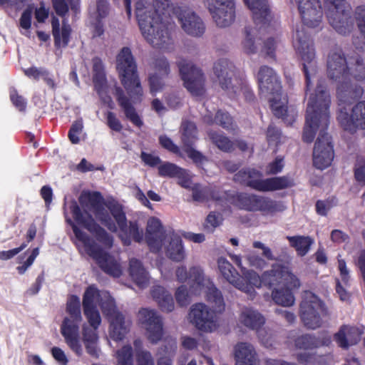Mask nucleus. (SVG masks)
I'll return each instance as SVG.
<instances>
[{"label":"nucleus","mask_w":365,"mask_h":365,"mask_svg":"<svg viewBox=\"0 0 365 365\" xmlns=\"http://www.w3.org/2000/svg\"><path fill=\"white\" fill-rule=\"evenodd\" d=\"M222 222V215L220 213L211 212L207 217L206 226L215 228L218 227Z\"/></svg>","instance_id":"nucleus-61"},{"label":"nucleus","mask_w":365,"mask_h":365,"mask_svg":"<svg viewBox=\"0 0 365 365\" xmlns=\"http://www.w3.org/2000/svg\"><path fill=\"white\" fill-rule=\"evenodd\" d=\"M109 321V336L115 341L122 340L129 331L130 322L119 312L116 307L111 310L110 314H105Z\"/></svg>","instance_id":"nucleus-30"},{"label":"nucleus","mask_w":365,"mask_h":365,"mask_svg":"<svg viewBox=\"0 0 365 365\" xmlns=\"http://www.w3.org/2000/svg\"><path fill=\"white\" fill-rule=\"evenodd\" d=\"M212 17L219 27L230 26L235 19L233 0H205Z\"/></svg>","instance_id":"nucleus-15"},{"label":"nucleus","mask_w":365,"mask_h":365,"mask_svg":"<svg viewBox=\"0 0 365 365\" xmlns=\"http://www.w3.org/2000/svg\"><path fill=\"white\" fill-rule=\"evenodd\" d=\"M337 119L345 130H352L354 128L365 129V101L356 103L350 115L345 108H341Z\"/></svg>","instance_id":"nucleus-22"},{"label":"nucleus","mask_w":365,"mask_h":365,"mask_svg":"<svg viewBox=\"0 0 365 365\" xmlns=\"http://www.w3.org/2000/svg\"><path fill=\"white\" fill-rule=\"evenodd\" d=\"M192 195L194 201L196 202H207L211 200H220L218 192L210 187H202L200 185L195 184L192 187Z\"/></svg>","instance_id":"nucleus-40"},{"label":"nucleus","mask_w":365,"mask_h":365,"mask_svg":"<svg viewBox=\"0 0 365 365\" xmlns=\"http://www.w3.org/2000/svg\"><path fill=\"white\" fill-rule=\"evenodd\" d=\"M325 12L330 25L339 34H346L353 28L351 8L345 0H324Z\"/></svg>","instance_id":"nucleus-12"},{"label":"nucleus","mask_w":365,"mask_h":365,"mask_svg":"<svg viewBox=\"0 0 365 365\" xmlns=\"http://www.w3.org/2000/svg\"><path fill=\"white\" fill-rule=\"evenodd\" d=\"M238 320L243 326L256 330L259 337L262 338L263 331L260 328L265 323V319L257 309L252 307H243L240 312Z\"/></svg>","instance_id":"nucleus-31"},{"label":"nucleus","mask_w":365,"mask_h":365,"mask_svg":"<svg viewBox=\"0 0 365 365\" xmlns=\"http://www.w3.org/2000/svg\"><path fill=\"white\" fill-rule=\"evenodd\" d=\"M214 74L217 81L224 91L230 97L240 94L242 87L238 86V81L234 77V66L227 59L222 58L215 63L213 68Z\"/></svg>","instance_id":"nucleus-14"},{"label":"nucleus","mask_w":365,"mask_h":365,"mask_svg":"<svg viewBox=\"0 0 365 365\" xmlns=\"http://www.w3.org/2000/svg\"><path fill=\"white\" fill-rule=\"evenodd\" d=\"M191 277H194L193 280L195 282L191 287V294H205L207 301L212 305V309L204 303H195L190 308L187 320L201 332H213L219 327L217 315L225 309L222 293L210 278L202 274L200 269H192Z\"/></svg>","instance_id":"nucleus-3"},{"label":"nucleus","mask_w":365,"mask_h":365,"mask_svg":"<svg viewBox=\"0 0 365 365\" xmlns=\"http://www.w3.org/2000/svg\"><path fill=\"white\" fill-rule=\"evenodd\" d=\"M10 98L15 107L19 110H24L26 108V101L24 98L19 96L16 91H11Z\"/></svg>","instance_id":"nucleus-63"},{"label":"nucleus","mask_w":365,"mask_h":365,"mask_svg":"<svg viewBox=\"0 0 365 365\" xmlns=\"http://www.w3.org/2000/svg\"><path fill=\"white\" fill-rule=\"evenodd\" d=\"M348 66V85L345 86L346 102L351 99L359 98L363 90L361 87H356L355 90L352 89L349 83V76L358 81L365 79V63L363 59L357 56L352 59Z\"/></svg>","instance_id":"nucleus-25"},{"label":"nucleus","mask_w":365,"mask_h":365,"mask_svg":"<svg viewBox=\"0 0 365 365\" xmlns=\"http://www.w3.org/2000/svg\"><path fill=\"white\" fill-rule=\"evenodd\" d=\"M33 8L29 6L23 11L19 19V29L22 35L31 36V27L32 22Z\"/></svg>","instance_id":"nucleus-44"},{"label":"nucleus","mask_w":365,"mask_h":365,"mask_svg":"<svg viewBox=\"0 0 365 365\" xmlns=\"http://www.w3.org/2000/svg\"><path fill=\"white\" fill-rule=\"evenodd\" d=\"M338 269L340 272L341 282L346 285L349 281L350 275L349 271L344 259H338Z\"/></svg>","instance_id":"nucleus-57"},{"label":"nucleus","mask_w":365,"mask_h":365,"mask_svg":"<svg viewBox=\"0 0 365 365\" xmlns=\"http://www.w3.org/2000/svg\"><path fill=\"white\" fill-rule=\"evenodd\" d=\"M109 13V5L106 0H97L94 10L91 11V15L96 19H103Z\"/></svg>","instance_id":"nucleus-51"},{"label":"nucleus","mask_w":365,"mask_h":365,"mask_svg":"<svg viewBox=\"0 0 365 365\" xmlns=\"http://www.w3.org/2000/svg\"><path fill=\"white\" fill-rule=\"evenodd\" d=\"M175 299L180 306H185L188 302V292L185 286H180L175 292Z\"/></svg>","instance_id":"nucleus-59"},{"label":"nucleus","mask_w":365,"mask_h":365,"mask_svg":"<svg viewBox=\"0 0 365 365\" xmlns=\"http://www.w3.org/2000/svg\"><path fill=\"white\" fill-rule=\"evenodd\" d=\"M217 267L221 274L229 283L240 291L253 295V289L243 282L239 273L226 258L220 257L217 259Z\"/></svg>","instance_id":"nucleus-28"},{"label":"nucleus","mask_w":365,"mask_h":365,"mask_svg":"<svg viewBox=\"0 0 365 365\" xmlns=\"http://www.w3.org/2000/svg\"><path fill=\"white\" fill-rule=\"evenodd\" d=\"M83 130V123L81 118L75 120L68 131V137L73 144H78Z\"/></svg>","instance_id":"nucleus-48"},{"label":"nucleus","mask_w":365,"mask_h":365,"mask_svg":"<svg viewBox=\"0 0 365 365\" xmlns=\"http://www.w3.org/2000/svg\"><path fill=\"white\" fill-rule=\"evenodd\" d=\"M93 83L95 88L98 93L102 101L107 104L110 108H113V101L109 96L110 91L112 90L117 97L120 106L123 108L125 116L135 125L141 127L143 122L139 115L136 113L135 108L129 103V100L123 95V91L117 87L114 82L113 85H108L103 71V66L101 59L94 58L93 60Z\"/></svg>","instance_id":"nucleus-7"},{"label":"nucleus","mask_w":365,"mask_h":365,"mask_svg":"<svg viewBox=\"0 0 365 365\" xmlns=\"http://www.w3.org/2000/svg\"><path fill=\"white\" fill-rule=\"evenodd\" d=\"M325 314L322 301L312 292H305L300 305V317L304 326L311 329L320 327Z\"/></svg>","instance_id":"nucleus-13"},{"label":"nucleus","mask_w":365,"mask_h":365,"mask_svg":"<svg viewBox=\"0 0 365 365\" xmlns=\"http://www.w3.org/2000/svg\"><path fill=\"white\" fill-rule=\"evenodd\" d=\"M116 69L121 83L127 91L132 103H138L143 99V89L137 74V66L131 51L123 47L116 56ZM130 104V103L129 102Z\"/></svg>","instance_id":"nucleus-8"},{"label":"nucleus","mask_w":365,"mask_h":365,"mask_svg":"<svg viewBox=\"0 0 365 365\" xmlns=\"http://www.w3.org/2000/svg\"><path fill=\"white\" fill-rule=\"evenodd\" d=\"M159 175L162 177H182L185 170L170 163H164L158 167Z\"/></svg>","instance_id":"nucleus-45"},{"label":"nucleus","mask_w":365,"mask_h":365,"mask_svg":"<svg viewBox=\"0 0 365 365\" xmlns=\"http://www.w3.org/2000/svg\"><path fill=\"white\" fill-rule=\"evenodd\" d=\"M361 336V331L356 327L344 326L334 334V340L337 344L346 349L358 343Z\"/></svg>","instance_id":"nucleus-34"},{"label":"nucleus","mask_w":365,"mask_h":365,"mask_svg":"<svg viewBox=\"0 0 365 365\" xmlns=\"http://www.w3.org/2000/svg\"><path fill=\"white\" fill-rule=\"evenodd\" d=\"M151 294L163 312H170L174 309V301L171 294L161 286L153 287Z\"/></svg>","instance_id":"nucleus-37"},{"label":"nucleus","mask_w":365,"mask_h":365,"mask_svg":"<svg viewBox=\"0 0 365 365\" xmlns=\"http://www.w3.org/2000/svg\"><path fill=\"white\" fill-rule=\"evenodd\" d=\"M264 285L299 288L300 282L288 267L274 264L270 270L264 272Z\"/></svg>","instance_id":"nucleus-17"},{"label":"nucleus","mask_w":365,"mask_h":365,"mask_svg":"<svg viewBox=\"0 0 365 365\" xmlns=\"http://www.w3.org/2000/svg\"><path fill=\"white\" fill-rule=\"evenodd\" d=\"M338 269L340 272L341 282L346 285L349 281L350 275L349 271L344 259H338Z\"/></svg>","instance_id":"nucleus-56"},{"label":"nucleus","mask_w":365,"mask_h":365,"mask_svg":"<svg viewBox=\"0 0 365 365\" xmlns=\"http://www.w3.org/2000/svg\"><path fill=\"white\" fill-rule=\"evenodd\" d=\"M169 73L168 63L165 58H160L155 65V71L149 78L150 91L153 95L162 91L165 86V77Z\"/></svg>","instance_id":"nucleus-32"},{"label":"nucleus","mask_w":365,"mask_h":365,"mask_svg":"<svg viewBox=\"0 0 365 365\" xmlns=\"http://www.w3.org/2000/svg\"><path fill=\"white\" fill-rule=\"evenodd\" d=\"M129 274L132 280L140 288H145L149 284L150 277L148 274L141 262L135 258H132L130 260Z\"/></svg>","instance_id":"nucleus-36"},{"label":"nucleus","mask_w":365,"mask_h":365,"mask_svg":"<svg viewBox=\"0 0 365 365\" xmlns=\"http://www.w3.org/2000/svg\"><path fill=\"white\" fill-rule=\"evenodd\" d=\"M303 24L312 29H321L323 11L320 0H294Z\"/></svg>","instance_id":"nucleus-20"},{"label":"nucleus","mask_w":365,"mask_h":365,"mask_svg":"<svg viewBox=\"0 0 365 365\" xmlns=\"http://www.w3.org/2000/svg\"><path fill=\"white\" fill-rule=\"evenodd\" d=\"M257 78L260 94L267 98L274 115L283 118L290 123L297 115L292 110V118L290 120L288 119L287 98L282 92L281 82L277 74L272 68L264 66L260 67Z\"/></svg>","instance_id":"nucleus-6"},{"label":"nucleus","mask_w":365,"mask_h":365,"mask_svg":"<svg viewBox=\"0 0 365 365\" xmlns=\"http://www.w3.org/2000/svg\"><path fill=\"white\" fill-rule=\"evenodd\" d=\"M331 342L330 336L327 334L322 335L321 337H315L312 335H303L298 337L295 345L297 348L304 351L297 354L298 361L302 364L314 362L315 361L314 356L306 351L312 350L322 346H329Z\"/></svg>","instance_id":"nucleus-21"},{"label":"nucleus","mask_w":365,"mask_h":365,"mask_svg":"<svg viewBox=\"0 0 365 365\" xmlns=\"http://www.w3.org/2000/svg\"><path fill=\"white\" fill-rule=\"evenodd\" d=\"M180 343L182 347L187 350H194L198 346L197 340L190 336H182L180 339Z\"/></svg>","instance_id":"nucleus-62"},{"label":"nucleus","mask_w":365,"mask_h":365,"mask_svg":"<svg viewBox=\"0 0 365 365\" xmlns=\"http://www.w3.org/2000/svg\"><path fill=\"white\" fill-rule=\"evenodd\" d=\"M327 73L329 79L338 84L337 96L346 103L345 86L348 85V63L341 50L331 51L327 60Z\"/></svg>","instance_id":"nucleus-11"},{"label":"nucleus","mask_w":365,"mask_h":365,"mask_svg":"<svg viewBox=\"0 0 365 365\" xmlns=\"http://www.w3.org/2000/svg\"><path fill=\"white\" fill-rule=\"evenodd\" d=\"M245 259L250 267L257 269H262L267 266L266 260L255 252H250L246 255Z\"/></svg>","instance_id":"nucleus-50"},{"label":"nucleus","mask_w":365,"mask_h":365,"mask_svg":"<svg viewBox=\"0 0 365 365\" xmlns=\"http://www.w3.org/2000/svg\"><path fill=\"white\" fill-rule=\"evenodd\" d=\"M117 365H133V349L130 345H125L115 354Z\"/></svg>","instance_id":"nucleus-47"},{"label":"nucleus","mask_w":365,"mask_h":365,"mask_svg":"<svg viewBox=\"0 0 365 365\" xmlns=\"http://www.w3.org/2000/svg\"><path fill=\"white\" fill-rule=\"evenodd\" d=\"M355 178L361 184L365 185V164L358 163L355 168Z\"/></svg>","instance_id":"nucleus-64"},{"label":"nucleus","mask_w":365,"mask_h":365,"mask_svg":"<svg viewBox=\"0 0 365 365\" xmlns=\"http://www.w3.org/2000/svg\"><path fill=\"white\" fill-rule=\"evenodd\" d=\"M294 288L288 287H274L272 292V298L275 304L282 307H290L294 304V297L291 290Z\"/></svg>","instance_id":"nucleus-39"},{"label":"nucleus","mask_w":365,"mask_h":365,"mask_svg":"<svg viewBox=\"0 0 365 365\" xmlns=\"http://www.w3.org/2000/svg\"><path fill=\"white\" fill-rule=\"evenodd\" d=\"M162 249L166 256L175 262L185 259L186 252L181 237L174 231H169L163 240Z\"/></svg>","instance_id":"nucleus-26"},{"label":"nucleus","mask_w":365,"mask_h":365,"mask_svg":"<svg viewBox=\"0 0 365 365\" xmlns=\"http://www.w3.org/2000/svg\"><path fill=\"white\" fill-rule=\"evenodd\" d=\"M27 247V244L24 242L21 245L20 247L7 250V251H1L0 252V259L1 260H8L13 258L15 255L19 254L23 250H24Z\"/></svg>","instance_id":"nucleus-60"},{"label":"nucleus","mask_w":365,"mask_h":365,"mask_svg":"<svg viewBox=\"0 0 365 365\" xmlns=\"http://www.w3.org/2000/svg\"><path fill=\"white\" fill-rule=\"evenodd\" d=\"M284 165L283 158H277L267 165L266 173L267 174H277L282 170Z\"/></svg>","instance_id":"nucleus-55"},{"label":"nucleus","mask_w":365,"mask_h":365,"mask_svg":"<svg viewBox=\"0 0 365 365\" xmlns=\"http://www.w3.org/2000/svg\"><path fill=\"white\" fill-rule=\"evenodd\" d=\"M169 231H165L161 222L156 217H150L147 222L145 239L147 243L153 252H158L162 250L163 240Z\"/></svg>","instance_id":"nucleus-27"},{"label":"nucleus","mask_w":365,"mask_h":365,"mask_svg":"<svg viewBox=\"0 0 365 365\" xmlns=\"http://www.w3.org/2000/svg\"><path fill=\"white\" fill-rule=\"evenodd\" d=\"M178 19L183 31L193 36H200L205 31L201 18L190 9L179 8L176 11Z\"/></svg>","instance_id":"nucleus-23"},{"label":"nucleus","mask_w":365,"mask_h":365,"mask_svg":"<svg viewBox=\"0 0 365 365\" xmlns=\"http://www.w3.org/2000/svg\"><path fill=\"white\" fill-rule=\"evenodd\" d=\"M51 24L55 45L58 47H66L69 42L71 31L70 26L63 23L60 29L59 20L55 17L53 18Z\"/></svg>","instance_id":"nucleus-38"},{"label":"nucleus","mask_w":365,"mask_h":365,"mask_svg":"<svg viewBox=\"0 0 365 365\" xmlns=\"http://www.w3.org/2000/svg\"><path fill=\"white\" fill-rule=\"evenodd\" d=\"M181 130L183 150L195 163H202L206 160V158L192 148L193 143L197 140L195 125L192 122L185 121L182 124Z\"/></svg>","instance_id":"nucleus-24"},{"label":"nucleus","mask_w":365,"mask_h":365,"mask_svg":"<svg viewBox=\"0 0 365 365\" xmlns=\"http://www.w3.org/2000/svg\"><path fill=\"white\" fill-rule=\"evenodd\" d=\"M106 118L107 125L111 130L117 132H120L122 130V124L113 113L108 112Z\"/></svg>","instance_id":"nucleus-58"},{"label":"nucleus","mask_w":365,"mask_h":365,"mask_svg":"<svg viewBox=\"0 0 365 365\" xmlns=\"http://www.w3.org/2000/svg\"><path fill=\"white\" fill-rule=\"evenodd\" d=\"M155 11L144 0L135 4V15L141 33L145 40L164 50L173 48V39L170 30L173 25L163 21L160 14H164L171 7L170 0H153Z\"/></svg>","instance_id":"nucleus-5"},{"label":"nucleus","mask_w":365,"mask_h":365,"mask_svg":"<svg viewBox=\"0 0 365 365\" xmlns=\"http://www.w3.org/2000/svg\"><path fill=\"white\" fill-rule=\"evenodd\" d=\"M115 305L108 292L99 291L94 286L88 287L85 291L83 309L87 323L82 325L81 336L87 353L93 357L98 358L101 353L98 329L102 319L97 307L99 306L104 314H110Z\"/></svg>","instance_id":"nucleus-4"},{"label":"nucleus","mask_w":365,"mask_h":365,"mask_svg":"<svg viewBox=\"0 0 365 365\" xmlns=\"http://www.w3.org/2000/svg\"><path fill=\"white\" fill-rule=\"evenodd\" d=\"M138 319L151 343L156 344L161 340L163 335V322L155 309H141L138 312Z\"/></svg>","instance_id":"nucleus-19"},{"label":"nucleus","mask_w":365,"mask_h":365,"mask_svg":"<svg viewBox=\"0 0 365 365\" xmlns=\"http://www.w3.org/2000/svg\"><path fill=\"white\" fill-rule=\"evenodd\" d=\"M164 98L168 106L172 109H175L181 105V98L175 93H166Z\"/></svg>","instance_id":"nucleus-54"},{"label":"nucleus","mask_w":365,"mask_h":365,"mask_svg":"<svg viewBox=\"0 0 365 365\" xmlns=\"http://www.w3.org/2000/svg\"><path fill=\"white\" fill-rule=\"evenodd\" d=\"M237 205L246 210L262 211L267 214L284 209L282 205L270 199L247 193H240L237 195Z\"/></svg>","instance_id":"nucleus-16"},{"label":"nucleus","mask_w":365,"mask_h":365,"mask_svg":"<svg viewBox=\"0 0 365 365\" xmlns=\"http://www.w3.org/2000/svg\"><path fill=\"white\" fill-rule=\"evenodd\" d=\"M255 34L247 31L245 38L242 41L243 49L247 53H253L257 51L256 41L254 38Z\"/></svg>","instance_id":"nucleus-52"},{"label":"nucleus","mask_w":365,"mask_h":365,"mask_svg":"<svg viewBox=\"0 0 365 365\" xmlns=\"http://www.w3.org/2000/svg\"><path fill=\"white\" fill-rule=\"evenodd\" d=\"M209 136L212 143L221 150L228 152L232 149L233 143L222 134L210 132Z\"/></svg>","instance_id":"nucleus-46"},{"label":"nucleus","mask_w":365,"mask_h":365,"mask_svg":"<svg viewBox=\"0 0 365 365\" xmlns=\"http://www.w3.org/2000/svg\"><path fill=\"white\" fill-rule=\"evenodd\" d=\"M245 4L252 11L255 21L265 22L272 19L267 0H244Z\"/></svg>","instance_id":"nucleus-35"},{"label":"nucleus","mask_w":365,"mask_h":365,"mask_svg":"<svg viewBox=\"0 0 365 365\" xmlns=\"http://www.w3.org/2000/svg\"><path fill=\"white\" fill-rule=\"evenodd\" d=\"M262 173L255 169L241 170L235 176V180L246 183L252 188L260 192H270L291 187L294 185V179L289 176L262 178Z\"/></svg>","instance_id":"nucleus-10"},{"label":"nucleus","mask_w":365,"mask_h":365,"mask_svg":"<svg viewBox=\"0 0 365 365\" xmlns=\"http://www.w3.org/2000/svg\"><path fill=\"white\" fill-rule=\"evenodd\" d=\"M355 19L359 29L365 39V6H360L356 9Z\"/></svg>","instance_id":"nucleus-53"},{"label":"nucleus","mask_w":365,"mask_h":365,"mask_svg":"<svg viewBox=\"0 0 365 365\" xmlns=\"http://www.w3.org/2000/svg\"><path fill=\"white\" fill-rule=\"evenodd\" d=\"M134 346L136 349L137 365H155L154 359L151 353L147 350L140 349L142 346L141 340H135Z\"/></svg>","instance_id":"nucleus-43"},{"label":"nucleus","mask_w":365,"mask_h":365,"mask_svg":"<svg viewBox=\"0 0 365 365\" xmlns=\"http://www.w3.org/2000/svg\"><path fill=\"white\" fill-rule=\"evenodd\" d=\"M66 317L61 327V333L69 348L78 356L83 354V347L79 337V324L82 321L80 299L71 296L66 307Z\"/></svg>","instance_id":"nucleus-9"},{"label":"nucleus","mask_w":365,"mask_h":365,"mask_svg":"<svg viewBox=\"0 0 365 365\" xmlns=\"http://www.w3.org/2000/svg\"><path fill=\"white\" fill-rule=\"evenodd\" d=\"M231 259L236 264V265L240 269L243 277L241 279L245 284L250 287L253 291V295L248 293H245L247 297L250 299H255L257 292L255 288H260L262 285H264V273L259 276L255 271L249 269L242 265V259L240 255L235 254H229Z\"/></svg>","instance_id":"nucleus-29"},{"label":"nucleus","mask_w":365,"mask_h":365,"mask_svg":"<svg viewBox=\"0 0 365 365\" xmlns=\"http://www.w3.org/2000/svg\"><path fill=\"white\" fill-rule=\"evenodd\" d=\"M204 120L208 124H212L215 122L227 130L234 129L232 118L228 113L222 111L217 112L215 120L212 119V116L210 114H208L204 117Z\"/></svg>","instance_id":"nucleus-42"},{"label":"nucleus","mask_w":365,"mask_h":365,"mask_svg":"<svg viewBox=\"0 0 365 365\" xmlns=\"http://www.w3.org/2000/svg\"><path fill=\"white\" fill-rule=\"evenodd\" d=\"M235 365H257L256 351L247 342L237 343L234 347Z\"/></svg>","instance_id":"nucleus-33"},{"label":"nucleus","mask_w":365,"mask_h":365,"mask_svg":"<svg viewBox=\"0 0 365 365\" xmlns=\"http://www.w3.org/2000/svg\"><path fill=\"white\" fill-rule=\"evenodd\" d=\"M78 200L81 207L74 200L68 205L73 220L68 215L67 206L64 207V215L72 227L79 252L91 257L106 273L115 277L120 276V263L108 252L113 245V237L96 222L93 217L110 231L119 230V237L125 245H130L131 239L140 242L143 240V229L136 222L128 225L123 207L117 202L106 205L113 219L109 217L98 192H83Z\"/></svg>","instance_id":"nucleus-1"},{"label":"nucleus","mask_w":365,"mask_h":365,"mask_svg":"<svg viewBox=\"0 0 365 365\" xmlns=\"http://www.w3.org/2000/svg\"><path fill=\"white\" fill-rule=\"evenodd\" d=\"M179 69L185 87L195 96L202 95L205 86V78L202 71L191 62L185 61L179 63Z\"/></svg>","instance_id":"nucleus-18"},{"label":"nucleus","mask_w":365,"mask_h":365,"mask_svg":"<svg viewBox=\"0 0 365 365\" xmlns=\"http://www.w3.org/2000/svg\"><path fill=\"white\" fill-rule=\"evenodd\" d=\"M287 238L289 241L290 245L296 250L297 254L300 256L307 255L314 242V240L309 237L288 236Z\"/></svg>","instance_id":"nucleus-41"},{"label":"nucleus","mask_w":365,"mask_h":365,"mask_svg":"<svg viewBox=\"0 0 365 365\" xmlns=\"http://www.w3.org/2000/svg\"><path fill=\"white\" fill-rule=\"evenodd\" d=\"M38 254L39 249L36 247L31 251V253L29 255L26 260L22 261V257H19V263L20 265L16 267V270L18 271L19 274H24L26 270L33 264Z\"/></svg>","instance_id":"nucleus-49"},{"label":"nucleus","mask_w":365,"mask_h":365,"mask_svg":"<svg viewBox=\"0 0 365 365\" xmlns=\"http://www.w3.org/2000/svg\"><path fill=\"white\" fill-rule=\"evenodd\" d=\"M292 42L303 61L306 78L307 107L302 138L304 142L311 143L318 133L313 152V162L316 168L323 170L329 167L334 159L331 137L326 133L329 123L330 95L322 83L318 82L317 87L314 88L318 73L315 49L302 26L294 30Z\"/></svg>","instance_id":"nucleus-2"}]
</instances>
